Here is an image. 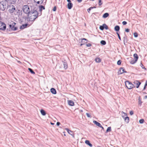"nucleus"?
I'll use <instances>...</instances> for the list:
<instances>
[{"label": "nucleus", "mask_w": 147, "mask_h": 147, "mask_svg": "<svg viewBox=\"0 0 147 147\" xmlns=\"http://www.w3.org/2000/svg\"><path fill=\"white\" fill-rule=\"evenodd\" d=\"M30 6L31 7L30 14H28V16L29 18L30 22H31V24H32L38 18V13L37 11L36 8L34 6L33 4L30 5Z\"/></svg>", "instance_id": "f257e3e1"}, {"label": "nucleus", "mask_w": 147, "mask_h": 147, "mask_svg": "<svg viewBox=\"0 0 147 147\" xmlns=\"http://www.w3.org/2000/svg\"><path fill=\"white\" fill-rule=\"evenodd\" d=\"M125 84L126 87L129 89H131L135 87L134 85L128 80L125 82Z\"/></svg>", "instance_id": "f03ea898"}, {"label": "nucleus", "mask_w": 147, "mask_h": 147, "mask_svg": "<svg viewBox=\"0 0 147 147\" xmlns=\"http://www.w3.org/2000/svg\"><path fill=\"white\" fill-rule=\"evenodd\" d=\"M22 10L23 12L28 14H30V8L28 5H24L22 8Z\"/></svg>", "instance_id": "7ed1b4c3"}, {"label": "nucleus", "mask_w": 147, "mask_h": 147, "mask_svg": "<svg viewBox=\"0 0 147 147\" xmlns=\"http://www.w3.org/2000/svg\"><path fill=\"white\" fill-rule=\"evenodd\" d=\"M7 8H9L8 11L9 13H13L16 10V8L15 6L11 4L8 5Z\"/></svg>", "instance_id": "20e7f679"}, {"label": "nucleus", "mask_w": 147, "mask_h": 147, "mask_svg": "<svg viewBox=\"0 0 147 147\" xmlns=\"http://www.w3.org/2000/svg\"><path fill=\"white\" fill-rule=\"evenodd\" d=\"M7 7L6 3L5 1H1L0 3V10L4 11Z\"/></svg>", "instance_id": "39448f33"}, {"label": "nucleus", "mask_w": 147, "mask_h": 147, "mask_svg": "<svg viewBox=\"0 0 147 147\" xmlns=\"http://www.w3.org/2000/svg\"><path fill=\"white\" fill-rule=\"evenodd\" d=\"M16 24V23L13 22L11 24H9V27L13 31H16L18 29V27L15 26Z\"/></svg>", "instance_id": "423d86ee"}, {"label": "nucleus", "mask_w": 147, "mask_h": 147, "mask_svg": "<svg viewBox=\"0 0 147 147\" xmlns=\"http://www.w3.org/2000/svg\"><path fill=\"white\" fill-rule=\"evenodd\" d=\"M6 27V25L5 23L0 21V30H5Z\"/></svg>", "instance_id": "0eeeda50"}, {"label": "nucleus", "mask_w": 147, "mask_h": 147, "mask_svg": "<svg viewBox=\"0 0 147 147\" xmlns=\"http://www.w3.org/2000/svg\"><path fill=\"white\" fill-rule=\"evenodd\" d=\"M127 73V71H125V68L123 67H121L120 68L118 72V75L122 74L123 73Z\"/></svg>", "instance_id": "6e6552de"}, {"label": "nucleus", "mask_w": 147, "mask_h": 147, "mask_svg": "<svg viewBox=\"0 0 147 147\" xmlns=\"http://www.w3.org/2000/svg\"><path fill=\"white\" fill-rule=\"evenodd\" d=\"M108 29V26L105 24H104L100 26H99V29L101 30H103L104 29L107 30Z\"/></svg>", "instance_id": "1a4fd4ad"}, {"label": "nucleus", "mask_w": 147, "mask_h": 147, "mask_svg": "<svg viewBox=\"0 0 147 147\" xmlns=\"http://www.w3.org/2000/svg\"><path fill=\"white\" fill-rule=\"evenodd\" d=\"M63 65V68L65 70L68 67L66 61L65 60L62 61Z\"/></svg>", "instance_id": "9d476101"}, {"label": "nucleus", "mask_w": 147, "mask_h": 147, "mask_svg": "<svg viewBox=\"0 0 147 147\" xmlns=\"http://www.w3.org/2000/svg\"><path fill=\"white\" fill-rule=\"evenodd\" d=\"M134 83L136 85V87L137 88H139L140 85L141 83L138 80L135 81L134 82Z\"/></svg>", "instance_id": "9b49d317"}, {"label": "nucleus", "mask_w": 147, "mask_h": 147, "mask_svg": "<svg viewBox=\"0 0 147 147\" xmlns=\"http://www.w3.org/2000/svg\"><path fill=\"white\" fill-rule=\"evenodd\" d=\"M128 39H127V36L124 34V36L123 37V41L124 45H125V42H127Z\"/></svg>", "instance_id": "f8f14e48"}, {"label": "nucleus", "mask_w": 147, "mask_h": 147, "mask_svg": "<svg viewBox=\"0 0 147 147\" xmlns=\"http://www.w3.org/2000/svg\"><path fill=\"white\" fill-rule=\"evenodd\" d=\"M50 91L53 94H57L56 90L54 88H51L50 89Z\"/></svg>", "instance_id": "ddd939ff"}, {"label": "nucleus", "mask_w": 147, "mask_h": 147, "mask_svg": "<svg viewBox=\"0 0 147 147\" xmlns=\"http://www.w3.org/2000/svg\"><path fill=\"white\" fill-rule=\"evenodd\" d=\"M120 29V27L118 25H116L114 27V30L116 32V33H118Z\"/></svg>", "instance_id": "4468645a"}, {"label": "nucleus", "mask_w": 147, "mask_h": 147, "mask_svg": "<svg viewBox=\"0 0 147 147\" xmlns=\"http://www.w3.org/2000/svg\"><path fill=\"white\" fill-rule=\"evenodd\" d=\"M28 24H23L20 27V29H23L27 27Z\"/></svg>", "instance_id": "2eb2a0df"}, {"label": "nucleus", "mask_w": 147, "mask_h": 147, "mask_svg": "<svg viewBox=\"0 0 147 147\" xmlns=\"http://www.w3.org/2000/svg\"><path fill=\"white\" fill-rule=\"evenodd\" d=\"M39 8V11L40 12H42V9L45 10V7L44 6L41 5L38 6Z\"/></svg>", "instance_id": "dca6fc26"}, {"label": "nucleus", "mask_w": 147, "mask_h": 147, "mask_svg": "<svg viewBox=\"0 0 147 147\" xmlns=\"http://www.w3.org/2000/svg\"><path fill=\"white\" fill-rule=\"evenodd\" d=\"M68 105L70 106H74V102L72 100H68Z\"/></svg>", "instance_id": "f3484780"}, {"label": "nucleus", "mask_w": 147, "mask_h": 147, "mask_svg": "<svg viewBox=\"0 0 147 147\" xmlns=\"http://www.w3.org/2000/svg\"><path fill=\"white\" fill-rule=\"evenodd\" d=\"M93 123L95 124L96 126H98L99 127H101V124L98 122L96 121H93Z\"/></svg>", "instance_id": "a211bd4d"}, {"label": "nucleus", "mask_w": 147, "mask_h": 147, "mask_svg": "<svg viewBox=\"0 0 147 147\" xmlns=\"http://www.w3.org/2000/svg\"><path fill=\"white\" fill-rule=\"evenodd\" d=\"M17 0H8V1L11 4H16Z\"/></svg>", "instance_id": "6ab92c4d"}, {"label": "nucleus", "mask_w": 147, "mask_h": 147, "mask_svg": "<svg viewBox=\"0 0 147 147\" xmlns=\"http://www.w3.org/2000/svg\"><path fill=\"white\" fill-rule=\"evenodd\" d=\"M73 6V3H67V8L69 9H71Z\"/></svg>", "instance_id": "aec40b11"}, {"label": "nucleus", "mask_w": 147, "mask_h": 147, "mask_svg": "<svg viewBox=\"0 0 147 147\" xmlns=\"http://www.w3.org/2000/svg\"><path fill=\"white\" fill-rule=\"evenodd\" d=\"M85 143L86 144L88 145L90 147H92V145L91 144L90 141L88 140H86L85 141Z\"/></svg>", "instance_id": "412c9836"}, {"label": "nucleus", "mask_w": 147, "mask_h": 147, "mask_svg": "<svg viewBox=\"0 0 147 147\" xmlns=\"http://www.w3.org/2000/svg\"><path fill=\"white\" fill-rule=\"evenodd\" d=\"M133 56L134 57V58L136 61H137L138 60V59L139 58L138 56L136 53H135L133 55Z\"/></svg>", "instance_id": "4be33fe9"}, {"label": "nucleus", "mask_w": 147, "mask_h": 147, "mask_svg": "<svg viewBox=\"0 0 147 147\" xmlns=\"http://www.w3.org/2000/svg\"><path fill=\"white\" fill-rule=\"evenodd\" d=\"M109 16V14L108 13H104L102 16L104 18H106Z\"/></svg>", "instance_id": "5701e85b"}, {"label": "nucleus", "mask_w": 147, "mask_h": 147, "mask_svg": "<svg viewBox=\"0 0 147 147\" xmlns=\"http://www.w3.org/2000/svg\"><path fill=\"white\" fill-rule=\"evenodd\" d=\"M124 121L127 123H128L129 121V117L127 116L126 117L123 118Z\"/></svg>", "instance_id": "b1692460"}, {"label": "nucleus", "mask_w": 147, "mask_h": 147, "mask_svg": "<svg viewBox=\"0 0 147 147\" xmlns=\"http://www.w3.org/2000/svg\"><path fill=\"white\" fill-rule=\"evenodd\" d=\"M138 105L140 106H141L142 103V101L140 99V96H139L138 98Z\"/></svg>", "instance_id": "393cba45"}, {"label": "nucleus", "mask_w": 147, "mask_h": 147, "mask_svg": "<svg viewBox=\"0 0 147 147\" xmlns=\"http://www.w3.org/2000/svg\"><path fill=\"white\" fill-rule=\"evenodd\" d=\"M41 114L43 116H45L46 114V113L45 111L43 109H41L40 111Z\"/></svg>", "instance_id": "a878e982"}, {"label": "nucleus", "mask_w": 147, "mask_h": 147, "mask_svg": "<svg viewBox=\"0 0 147 147\" xmlns=\"http://www.w3.org/2000/svg\"><path fill=\"white\" fill-rule=\"evenodd\" d=\"M122 117L123 118L124 117H126L127 116V114L126 113H124L123 111H122Z\"/></svg>", "instance_id": "bb28decb"}, {"label": "nucleus", "mask_w": 147, "mask_h": 147, "mask_svg": "<svg viewBox=\"0 0 147 147\" xmlns=\"http://www.w3.org/2000/svg\"><path fill=\"white\" fill-rule=\"evenodd\" d=\"M65 130H66L67 132L70 135V134H71V133H70V132L71 133H73V131H71V130H69V129L67 128H65Z\"/></svg>", "instance_id": "cd10ccee"}, {"label": "nucleus", "mask_w": 147, "mask_h": 147, "mask_svg": "<svg viewBox=\"0 0 147 147\" xmlns=\"http://www.w3.org/2000/svg\"><path fill=\"white\" fill-rule=\"evenodd\" d=\"M95 61L97 63H100L101 61V60L100 58H96Z\"/></svg>", "instance_id": "c85d7f7f"}, {"label": "nucleus", "mask_w": 147, "mask_h": 147, "mask_svg": "<svg viewBox=\"0 0 147 147\" xmlns=\"http://www.w3.org/2000/svg\"><path fill=\"white\" fill-rule=\"evenodd\" d=\"M28 70L32 74H35V72L33 71V69L30 68H28Z\"/></svg>", "instance_id": "c756f323"}, {"label": "nucleus", "mask_w": 147, "mask_h": 147, "mask_svg": "<svg viewBox=\"0 0 147 147\" xmlns=\"http://www.w3.org/2000/svg\"><path fill=\"white\" fill-rule=\"evenodd\" d=\"M100 43L102 45H105L106 44V42L105 40H102L100 42Z\"/></svg>", "instance_id": "7c9ffc66"}, {"label": "nucleus", "mask_w": 147, "mask_h": 147, "mask_svg": "<svg viewBox=\"0 0 147 147\" xmlns=\"http://www.w3.org/2000/svg\"><path fill=\"white\" fill-rule=\"evenodd\" d=\"M137 61H136V60H132L130 61V63L132 64H134Z\"/></svg>", "instance_id": "2f4dec72"}, {"label": "nucleus", "mask_w": 147, "mask_h": 147, "mask_svg": "<svg viewBox=\"0 0 147 147\" xmlns=\"http://www.w3.org/2000/svg\"><path fill=\"white\" fill-rule=\"evenodd\" d=\"M96 8V7H91L87 9V11L88 13H90V11L91 10V9H93L94 8Z\"/></svg>", "instance_id": "473e14b6"}, {"label": "nucleus", "mask_w": 147, "mask_h": 147, "mask_svg": "<svg viewBox=\"0 0 147 147\" xmlns=\"http://www.w3.org/2000/svg\"><path fill=\"white\" fill-rule=\"evenodd\" d=\"M111 127H109L107 128V129L106 130V132H109L110 131H111Z\"/></svg>", "instance_id": "72a5a7b5"}, {"label": "nucleus", "mask_w": 147, "mask_h": 147, "mask_svg": "<svg viewBox=\"0 0 147 147\" xmlns=\"http://www.w3.org/2000/svg\"><path fill=\"white\" fill-rule=\"evenodd\" d=\"M16 11H17V13H19V14L20 15V14H22V10H20L19 9H17L16 10Z\"/></svg>", "instance_id": "f704fd0d"}, {"label": "nucleus", "mask_w": 147, "mask_h": 147, "mask_svg": "<svg viewBox=\"0 0 147 147\" xmlns=\"http://www.w3.org/2000/svg\"><path fill=\"white\" fill-rule=\"evenodd\" d=\"M140 65L142 69H144L145 70H146V69L144 65L142 64V62H141Z\"/></svg>", "instance_id": "c9c22d12"}, {"label": "nucleus", "mask_w": 147, "mask_h": 147, "mask_svg": "<svg viewBox=\"0 0 147 147\" xmlns=\"http://www.w3.org/2000/svg\"><path fill=\"white\" fill-rule=\"evenodd\" d=\"M144 120L143 119H141L139 120V122L140 124H142L144 123Z\"/></svg>", "instance_id": "e433bc0d"}, {"label": "nucleus", "mask_w": 147, "mask_h": 147, "mask_svg": "<svg viewBox=\"0 0 147 147\" xmlns=\"http://www.w3.org/2000/svg\"><path fill=\"white\" fill-rule=\"evenodd\" d=\"M134 35L135 37L136 38L138 37V34L137 32H135L134 33Z\"/></svg>", "instance_id": "4c0bfd02"}, {"label": "nucleus", "mask_w": 147, "mask_h": 147, "mask_svg": "<svg viewBox=\"0 0 147 147\" xmlns=\"http://www.w3.org/2000/svg\"><path fill=\"white\" fill-rule=\"evenodd\" d=\"M121 61L120 60H119L117 61V64L118 65H120L121 64Z\"/></svg>", "instance_id": "58836bf2"}, {"label": "nucleus", "mask_w": 147, "mask_h": 147, "mask_svg": "<svg viewBox=\"0 0 147 147\" xmlns=\"http://www.w3.org/2000/svg\"><path fill=\"white\" fill-rule=\"evenodd\" d=\"M84 40L86 41V43H87V42H88V40L86 39L85 38H83L81 39V42H83V40Z\"/></svg>", "instance_id": "ea45409f"}, {"label": "nucleus", "mask_w": 147, "mask_h": 147, "mask_svg": "<svg viewBox=\"0 0 147 147\" xmlns=\"http://www.w3.org/2000/svg\"><path fill=\"white\" fill-rule=\"evenodd\" d=\"M102 4V2L101 0H98V5L99 6H100Z\"/></svg>", "instance_id": "a19ab883"}, {"label": "nucleus", "mask_w": 147, "mask_h": 147, "mask_svg": "<svg viewBox=\"0 0 147 147\" xmlns=\"http://www.w3.org/2000/svg\"><path fill=\"white\" fill-rule=\"evenodd\" d=\"M86 115L88 117L91 118V116L89 113H86Z\"/></svg>", "instance_id": "79ce46f5"}, {"label": "nucleus", "mask_w": 147, "mask_h": 147, "mask_svg": "<svg viewBox=\"0 0 147 147\" xmlns=\"http://www.w3.org/2000/svg\"><path fill=\"white\" fill-rule=\"evenodd\" d=\"M117 36H118L119 39L120 40H121V37H120V36L119 34V33H117Z\"/></svg>", "instance_id": "37998d69"}, {"label": "nucleus", "mask_w": 147, "mask_h": 147, "mask_svg": "<svg viewBox=\"0 0 147 147\" xmlns=\"http://www.w3.org/2000/svg\"><path fill=\"white\" fill-rule=\"evenodd\" d=\"M57 9V7L56 6H55L53 9H52V10L54 11H56Z\"/></svg>", "instance_id": "c03bdc74"}, {"label": "nucleus", "mask_w": 147, "mask_h": 147, "mask_svg": "<svg viewBox=\"0 0 147 147\" xmlns=\"http://www.w3.org/2000/svg\"><path fill=\"white\" fill-rule=\"evenodd\" d=\"M36 3H37L38 4H40V0L39 1H34Z\"/></svg>", "instance_id": "a18cd8bd"}, {"label": "nucleus", "mask_w": 147, "mask_h": 147, "mask_svg": "<svg viewBox=\"0 0 147 147\" xmlns=\"http://www.w3.org/2000/svg\"><path fill=\"white\" fill-rule=\"evenodd\" d=\"M86 45L87 47H90L92 46V45H91V44L90 43H88L87 44H86Z\"/></svg>", "instance_id": "49530a36"}, {"label": "nucleus", "mask_w": 147, "mask_h": 147, "mask_svg": "<svg viewBox=\"0 0 147 147\" xmlns=\"http://www.w3.org/2000/svg\"><path fill=\"white\" fill-rule=\"evenodd\" d=\"M122 23L123 25H125L127 24V22L125 21L122 22Z\"/></svg>", "instance_id": "de8ad7c7"}, {"label": "nucleus", "mask_w": 147, "mask_h": 147, "mask_svg": "<svg viewBox=\"0 0 147 147\" xmlns=\"http://www.w3.org/2000/svg\"><path fill=\"white\" fill-rule=\"evenodd\" d=\"M129 114L130 115H132L134 114V112L133 111H130Z\"/></svg>", "instance_id": "09e8293b"}, {"label": "nucleus", "mask_w": 147, "mask_h": 147, "mask_svg": "<svg viewBox=\"0 0 147 147\" xmlns=\"http://www.w3.org/2000/svg\"><path fill=\"white\" fill-rule=\"evenodd\" d=\"M125 31L127 32H128L129 31V30L128 28H126L125 29Z\"/></svg>", "instance_id": "8fccbe9b"}, {"label": "nucleus", "mask_w": 147, "mask_h": 147, "mask_svg": "<svg viewBox=\"0 0 147 147\" xmlns=\"http://www.w3.org/2000/svg\"><path fill=\"white\" fill-rule=\"evenodd\" d=\"M147 86V85H144V87L143 88V90H145L146 88V86Z\"/></svg>", "instance_id": "3c124183"}, {"label": "nucleus", "mask_w": 147, "mask_h": 147, "mask_svg": "<svg viewBox=\"0 0 147 147\" xmlns=\"http://www.w3.org/2000/svg\"><path fill=\"white\" fill-rule=\"evenodd\" d=\"M61 123L60 122H57V123H56V125L58 126H59L60 125V124Z\"/></svg>", "instance_id": "603ef678"}, {"label": "nucleus", "mask_w": 147, "mask_h": 147, "mask_svg": "<svg viewBox=\"0 0 147 147\" xmlns=\"http://www.w3.org/2000/svg\"><path fill=\"white\" fill-rule=\"evenodd\" d=\"M67 1L68 2V3H71V1L70 0H67Z\"/></svg>", "instance_id": "864d4df0"}, {"label": "nucleus", "mask_w": 147, "mask_h": 147, "mask_svg": "<svg viewBox=\"0 0 147 147\" xmlns=\"http://www.w3.org/2000/svg\"><path fill=\"white\" fill-rule=\"evenodd\" d=\"M70 135L72 136V137L73 138H75L74 135V134H73V133L71 134H70Z\"/></svg>", "instance_id": "5fc2aeb1"}, {"label": "nucleus", "mask_w": 147, "mask_h": 147, "mask_svg": "<svg viewBox=\"0 0 147 147\" xmlns=\"http://www.w3.org/2000/svg\"><path fill=\"white\" fill-rule=\"evenodd\" d=\"M83 0H77V1L79 3L81 2Z\"/></svg>", "instance_id": "6e6d98bb"}, {"label": "nucleus", "mask_w": 147, "mask_h": 147, "mask_svg": "<svg viewBox=\"0 0 147 147\" xmlns=\"http://www.w3.org/2000/svg\"><path fill=\"white\" fill-rule=\"evenodd\" d=\"M147 98V95L145 96L144 97V98L145 99H146Z\"/></svg>", "instance_id": "4d7b16f0"}, {"label": "nucleus", "mask_w": 147, "mask_h": 147, "mask_svg": "<svg viewBox=\"0 0 147 147\" xmlns=\"http://www.w3.org/2000/svg\"><path fill=\"white\" fill-rule=\"evenodd\" d=\"M84 43H81L80 45V46H82V45H84Z\"/></svg>", "instance_id": "13d9d810"}, {"label": "nucleus", "mask_w": 147, "mask_h": 147, "mask_svg": "<svg viewBox=\"0 0 147 147\" xmlns=\"http://www.w3.org/2000/svg\"><path fill=\"white\" fill-rule=\"evenodd\" d=\"M100 127V128H102V129H104V127L102 125H101V127Z\"/></svg>", "instance_id": "bf43d9fd"}, {"label": "nucleus", "mask_w": 147, "mask_h": 147, "mask_svg": "<svg viewBox=\"0 0 147 147\" xmlns=\"http://www.w3.org/2000/svg\"><path fill=\"white\" fill-rule=\"evenodd\" d=\"M145 84L147 85V80L146 81Z\"/></svg>", "instance_id": "052dcab7"}, {"label": "nucleus", "mask_w": 147, "mask_h": 147, "mask_svg": "<svg viewBox=\"0 0 147 147\" xmlns=\"http://www.w3.org/2000/svg\"><path fill=\"white\" fill-rule=\"evenodd\" d=\"M51 124L52 125H54L55 124L54 123H53L52 122H51Z\"/></svg>", "instance_id": "680f3d73"}, {"label": "nucleus", "mask_w": 147, "mask_h": 147, "mask_svg": "<svg viewBox=\"0 0 147 147\" xmlns=\"http://www.w3.org/2000/svg\"><path fill=\"white\" fill-rule=\"evenodd\" d=\"M63 133H64V136H66V134H65V132H63Z\"/></svg>", "instance_id": "e2e57ef3"}, {"label": "nucleus", "mask_w": 147, "mask_h": 147, "mask_svg": "<svg viewBox=\"0 0 147 147\" xmlns=\"http://www.w3.org/2000/svg\"><path fill=\"white\" fill-rule=\"evenodd\" d=\"M83 42H85V43H86V42H85L84 41H83V42L82 43H83Z\"/></svg>", "instance_id": "0e129e2a"}, {"label": "nucleus", "mask_w": 147, "mask_h": 147, "mask_svg": "<svg viewBox=\"0 0 147 147\" xmlns=\"http://www.w3.org/2000/svg\"><path fill=\"white\" fill-rule=\"evenodd\" d=\"M146 17H147V14H146Z\"/></svg>", "instance_id": "69168bd1"}, {"label": "nucleus", "mask_w": 147, "mask_h": 147, "mask_svg": "<svg viewBox=\"0 0 147 147\" xmlns=\"http://www.w3.org/2000/svg\"><path fill=\"white\" fill-rule=\"evenodd\" d=\"M93 14H95V13H93Z\"/></svg>", "instance_id": "338daca9"}, {"label": "nucleus", "mask_w": 147, "mask_h": 147, "mask_svg": "<svg viewBox=\"0 0 147 147\" xmlns=\"http://www.w3.org/2000/svg\"><path fill=\"white\" fill-rule=\"evenodd\" d=\"M120 127H119V128H118V129H120Z\"/></svg>", "instance_id": "774afa93"}]
</instances>
